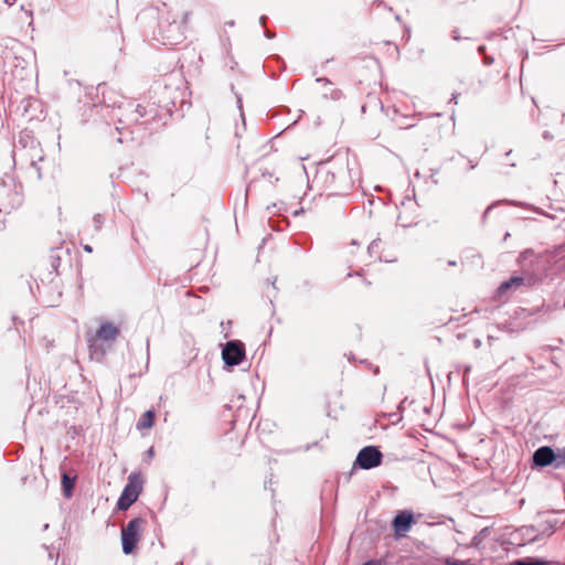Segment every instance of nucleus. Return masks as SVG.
Returning a JSON list of instances; mask_svg holds the SVG:
<instances>
[{"instance_id": "nucleus-3", "label": "nucleus", "mask_w": 565, "mask_h": 565, "mask_svg": "<svg viewBox=\"0 0 565 565\" xmlns=\"http://www.w3.org/2000/svg\"><path fill=\"white\" fill-rule=\"evenodd\" d=\"M222 358L226 365H238L245 358L244 344L239 341H230L222 351Z\"/></svg>"}, {"instance_id": "nucleus-15", "label": "nucleus", "mask_w": 565, "mask_h": 565, "mask_svg": "<svg viewBox=\"0 0 565 565\" xmlns=\"http://www.w3.org/2000/svg\"><path fill=\"white\" fill-rule=\"evenodd\" d=\"M102 215L100 214H97L94 216V222L96 224V228H99L100 227V224H102Z\"/></svg>"}, {"instance_id": "nucleus-14", "label": "nucleus", "mask_w": 565, "mask_h": 565, "mask_svg": "<svg viewBox=\"0 0 565 565\" xmlns=\"http://www.w3.org/2000/svg\"><path fill=\"white\" fill-rule=\"evenodd\" d=\"M446 565H472V564L470 563V561H458V559L448 558V559H446Z\"/></svg>"}, {"instance_id": "nucleus-11", "label": "nucleus", "mask_w": 565, "mask_h": 565, "mask_svg": "<svg viewBox=\"0 0 565 565\" xmlns=\"http://www.w3.org/2000/svg\"><path fill=\"white\" fill-rule=\"evenodd\" d=\"M508 565H548V563L544 559L540 558H522L510 562Z\"/></svg>"}, {"instance_id": "nucleus-6", "label": "nucleus", "mask_w": 565, "mask_h": 565, "mask_svg": "<svg viewBox=\"0 0 565 565\" xmlns=\"http://www.w3.org/2000/svg\"><path fill=\"white\" fill-rule=\"evenodd\" d=\"M556 460H558V457H556L553 449L547 446L540 447L533 455L534 465L540 467H546L553 462L556 463Z\"/></svg>"}, {"instance_id": "nucleus-17", "label": "nucleus", "mask_w": 565, "mask_h": 565, "mask_svg": "<svg viewBox=\"0 0 565 565\" xmlns=\"http://www.w3.org/2000/svg\"><path fill=\"white\" fill-rule=\"evenodd\" d=\"M84 249H85V250H87V252H92V247H90L89 245H86V246L84 247Z\"/></svg>"}, {"instance_id": "nucleus-2", "label": "nucleus", "mask_w": 565, "mask_h": 565, "mask_svg": "<svg viewBox=\"0 0 565 565\" xmlns=\"http://www.w3.org/2000/svg\"><path fill=\"white\" fill-rule=\"evenodd\" d=\"M146 521L142 518H135L121 529L122 552L129 555L134 552L136 545L141 539V533Z\"/></svg>"}, {"instance_id": "nucleus-9", "label": "nucleus", "mask_w": 565, "mask_h": 565, "mask_svg": "<svg viewBox=\"0 0 565 565\" xmlns=\"http://www.w3.org/2000/svg\"><path fill=\"white\" fill-rule=\"evenodd\" d=\"M154 424V412L147 411L137 423L138 429H149Z\"/></svg>"}, {"instance_id": "nucleus-7", "label": "nucleus", "mask_w": 565, "mask_h": 565, "mask_svg": "<svg viewBox=\"0 0 565 565\" xmlns=\"http://www.w3.org/2000/svg\"><path fill=\"white\" fill-rule=\"evenodd\" d=\"M119 335V328L111 322H103L96 332L97 340L114 341Z\"/></svg>"}, {"instance_id": "nucleus-13", "label": "nucleus", "mask_w": 565, "mask_h": 565, "mask_svg": "<svg viewBox=\"0 0 565 565\" xmlns=\"http://www.w3.org/2000/svg\"><path fill=\"white\" fill-rule=\"evenodd\" d=\"M555 455H556V457H558V460H556L555 467L561 468L562 466L565 465V448L558 450V452Z\"/></svg>"}, {"instance_id": "nucleus-16", "label": "nucleus", "mask_w": 565, "mask_h": 565, "mask_svg": "<svg viewBox=\"0 0 565 565\" xmlns=\"http://www.w3.org/2000/svg\"><path fill=\"white\" fill-rule=\"evenodd\" d=\"M317 82H324V83H328V79L327 78H317Z\"/></svg>"}, {"instance_id": "nucleus-12", "label": "nucleus", "mask_w": 565, "mask_h": 565, "mask_svg": "<svg viewBox=\"0 0 565 565\" xmlns=\"http://www.w3.org/2000/svg\"><path fill=\"white\" fill-rule=\"evenodd\" d=\"M128 107L131 109V116L127 119V121H138L142 114L139 111L140 105H136L134 103H128Z\"/></svg>"}, {"instance_id": "nucleus-4", "label": "nucleus", "mask_w": 565, "mask_h": 565, "mask_svg": "<svg viewBox=\"0 0 565 565\" xmlns=\"http://www.w3.org/2000/svg\"><path fill=\"white\" fill-rule=\"evenodd\" d=\"M382 462V454L373 446H366L358 454L355 463L362 469H372Z\"/></svg>"}, {"instance_id": "nucleus-1", "label": "nucleus", "mask_w": 565, "mask_h": 565, "mask_svg": "<svg viewBox=\"0 0 565 565\" xmlns=\"http://www.w3.org/2000/svg\"><path fill=\"white\" fill-rule=\"evenodd\" d=\"M143 486V478L139 472H132L128 477V482L125 486L118 502V510L126 511L128 510L137 500L139 494L141 493Z\"/></svg>"}, {"instance_id": "nucleus-8", "label": "nucleus", "mask_w": 565, "mask_h": 565, "mask_svg": "<svg viewBox=\"0 0 565 565\" xmlns=\"http://www.w3.org/2000/svg\"><path fill=\"white\" fill-rule=\"evenodd\" d=\"M525 279L521 276L511 277L509 280L503 281L499 288V296L508 295L509 292L515 291L524 286Z\"/></svg>"}, {"instance_id": "nucleus-10", "label": "nucleus", "mask_w": 565, "mask_h": 565, "mask_svg": "<svg viewBox=\"0 0 565 565\" xmlns=\"http://www.w3.org/2000/svg\"><path fill=\"white\" fill-rule=\"evenodd\" d=\"M63 492L66 498H71L72 490L75 486V478L68 477L66 473L62 477Z\"/></svg>"}, {"instance_id": "nucleus-18", "label": "nucleus", "mask_w": 565, "mask_h": 565, "mask_svg": "<svg viewBox=\"0 0 565 565\" xmlns=\"http://www.w3.org/2000/svg\"><path fill=\"white\" fill-rule=\"evenodd\" d=\"M149 455L152 456L153 455V448H150L149 449Z\"/></svg>"}, {"instance_id": "nucleus-5", "label": "nucleus", "mask_w": 565, "mask_h": 565, "mask_svg": "<svg viewBox=\"0 0 565 565\" xmlns=\"http://www.w3.org/2000/svg\"><path fill=\"white\" fill-rule=\"evenodd\" d=\"M414 523V515L412 511L403 510L398 512L393 522V529L396 536L405 535L409 530L412 524Z\"/></svg>"}]
</instances>
